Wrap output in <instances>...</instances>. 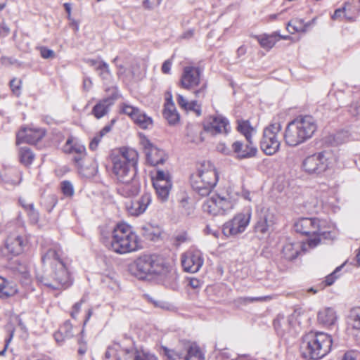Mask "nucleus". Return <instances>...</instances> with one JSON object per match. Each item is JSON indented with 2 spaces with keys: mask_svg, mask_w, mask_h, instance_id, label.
Wrapping results in <instances>:
<instances>
[{
  "mask_svg": "<svg viewBox=\"0 0 360 360\" xmlns=\"http://www.w3.org/2000/svg\"><path fill=\"white\" fill-rule=\"evenodd\" d=\"M147 299L149 302L152 303L154 307L160 308L165 310H169L172 308V305L165 301L161 300H156L149 295H147Z\"/></svg>",
  "mask_w": 360,
  "mask_h": 360,
  "instance_id": "nucleus-48",
  "label": "nucleus"
},
{
  "mask_svg": "<svg viewBox=\"0 0 360 360\" xmlns=\"http://www.w3.org/2000/svg\"><path fill=\"white\" fill-rule=\"evenodd\" d=\"M204 263L202 253L198 250H190L181 257V264L185 271L196 273Z\"/></svg>",
  "mask_w": 360,
  "mask_h": 360,
  "instance_id": "nucleus-15",
  "label": "nucleus"
},
{
  "mask_svg": "<svg viewBox=\"0 0 360 360\" xmlns=\"http://www.w3.org/2000/svg\"><path fill=\"white\" fill-rule=\"evenodd\" d=\"M34 158L32 151L27 147H21L19 150V159L25 166L30 165Z\"/></svg>",
  "mask_w": 360,
  "mask_h": 360,
  "instance_id": "nucleus-40",
  "label": "nucleus"
},
{
  "mask_svg": "<svg viewBox=\"0 0 360 360\" xmlns=\"http://www.w3.org/2000/svg\"><path fill=\"white\" fill-rule=\"evenodd\" d=\"M84 62L90 66L94 67L96 71H98V69L101 68V64L105 63V61L102 60L100 58L97 59L86 58L84 59Z\"/></svg>",
  "mask_w": 360,
  "mask_h": 360,
  "instance_id": "nucleus-53",
  "label": "nucleus"
},
{
  "mask_svg": "<svg viewBox=\"0 0 360 360\" xmlns=\"http://www.w3.org/2000/svg\"><path fill=\"white\" fill-rule=\"evenodd\" d=\"M232 149L236 153V158L238 159L252 158L256 155L257 152V149L252 141L247 142L246 144L239 141H235L232 144Z\"/></svg>",
  "mask_w": 360,
  "mask_h": 360,
  "instance_id": "nucleus-25",
  "label": "nucleus"
},
{
  "mask_svg": "<svg viewBox=\"0 0 360 360\" xmlns=\"http://www.w3.org/2000/svg\"><path fill=\"white\" fill-rule=\"evenodd\" d=\"M320 324L329 326L333 325L337 320L336 311L331 307H326L319 311L317 316Z\"/></svg>",
  "mask_w": 360,
  "mask_h": 360,
  "instance_id": "nucleus-29",
  "label": "nucleus"
},
{
  "mask_svg": "<svg viewBox=\"0 0 360 360\" xmlns=\"http://www.w3.org/2000/svg\"><path fill=\"white\" fill-rule=\"evenodd\" d=\"M162 0H142V6L144 8L152 10L158 6Z\"/></svg>",
  "mask_w": 360,
  "mask_h": 360,
  "instance_id": "nucleus-55",
  "label": "nucleus"
},
{
  "mask_svg": "<svg viewBox=\"0 0 360 360\" xmlns=\"http://www.w3.org/2000/svg\"><path fill=\"white\" fill-rule=\"evenodd\" d=\"M177 103L179 105L186 111H193L197 116L201 115V105L196 101L188 102L183 96L178 95Z\"/></svg>",
  "mask_w": 360,
  "mask_h": 360,
  "instance_id": "nucleus-33",
  "label": "nucleus"
},
{
  "mask_svg": "<svg viewBox=\"0 0 360 360\" xmlns=\"http://www.w3.org/2000/svg\"><path fill=\"white\" fill-rule=\"evenodd\" d=\"M323 221L317 218H302L295 223L294 227L297 233L314 236L313 238H308L307 242L309 248H314L320 243L321 237L324 239L333 237L330 231L323 230Z\"/></svg>",
  "mask_w": 360,
  "mask_h": 360,
  "instance_id": "nucleus-7",
  "label": "nucleus"
},
{
  "mask_svg": "<svg viewBox=\"0 0 360 360\" xmlns=\"http://www.w3.org/2000/svg\"><path fill=\"white\" fill-rule=\"evenodd\" d=\"M8 284L6 280L0 276V298L8 297L12 295L13 290L8 288Z\"/></svg>",
  "mask_w": 360,
  "mask_h": 360,
  "instance_id": "nucleus-46",
  "label": "nucleus"
},
{
  "mask_svg": "<svg viewBox=\"0 0 360 360\" xmlns=\"http://www.w3.org/2000/svg\"><path fill=\"white\" fill-rule=\"evenodd\" d=\"M180 207L183 209L184 214L190 215L193 212L194 207L189 202V198L184 196L179 201Z\"/></svg>",
  "mask_w": 360,
  "mask_h": 360,
  "instance_id": "nucleus-47",
  "label": "nucleus"
},
{
  "mask_svg": "<svg viewBox=\"0 0 360 360\" xmlns=\"http://www.w3.org/2000/svg\"><path fill=\"white\" fill-rule=\"evenodd\" d=\"M138 236L127 224H117L112 233L109 248L116 253L124 254L138 249Z\"/></svg>",
  "mask_w": 360,
  "mask_h": 360,
  "instance_id": "nucleus-6",
  "label": "nucleus"
},
{
  "mask_svg": "<svg viewBox=\"0 0 360 360\" xmlns=\"http://www.w3.org/2000/svg\"><path fill=\"white\" fill-rule=\"evenodd\" d=\"M162 349L167 360H205L204 354L196 344L191 345L185 353L166 347H162Z\"/></svg>",
  "mask_w": 360,
  "mask_h": 360,
  "instance_id": "nucleus-12",
  "label": "nucleus"
},
{
  "mask_svg": "<svg viewBox=\"0 0 360 360\" xmlns=\"http://www.w3.org/2000/svg\"><path fill=\"white\" fill-rule=\"evenodd\" d=\"M101 282L104 285L111 289L115 288L117 285L116 281L113 280V278L109 276H102Z\"/></svg>",
  "mask_w": 360,
  "mask_h": 360,
  "instance_id": "nucleus-56",
  "label": "nucleus"
},
{
  "mask_svg": "<svg viewBox=\"0 0 360 360\" xmlns=\"http://www.w3.org/2000/svg\"><path fill=\"white\" fill-rule=\"evenodd\" d=\"M186 141L194 143H199L203 141V139L201 136L200 127L198 125L188 124L186 126Z\"/></svg>",
  "mask_w": 360,
  "mask_h": 360,
  "instance_id": "nucleus-35",
  "label": "nucleus"
},
{
  "mask_svg": "<svg viewBox=\"0 0 360 360\" xmlns=\"http://www.w3.org/2000/svg\"><path fill=\"white\" fill-rule=\"evenodd\" d=\"M347 324L349 328L360 330V307L352 308L347 316Z\"/></svg>",
  "mask_w": 360,
  "mask_h": 360,
  "instance_id": "nucleus-37",
  "label": "nucleus"
},
{
  "mask_svg": "<svg viewBox=\"0 0 360 360\" xmlns=\"http://www.w3.org/2000/svg\"><path fill=\"white\" fill-rule=\"evenodd\" d=\"M26 244L27 240L24 237L17 233H11L6 238L1 251L7 257L17 256L23 252Z\"/></svg>",
  "mask_w": 360,
  "mask_h": 360,
  "instance_id": "nucleus-14",
  "label": "nucleus"
},
{
  "mask_svg": "<svg viewBox=\"0 0 360 360\" xmlns=\"http://www.w3.org/2000/svg\"><path fill=\"white\" fill-rule=\"evenodd\" d=\"M188 235L186 232H182L179 234H177L175 236V242L176 245H179L181 243H184L188 240Z\"/></svg>",
  "mask_w": 360,
  "mask_h": 360,
  "instance_id": "nucleus-60",
  "label": "nucleus"
},
{
  "mask_svg": "<svg viewBox=\"0 0 360 360\" xmlns=\"http://www.w3.org/2000/svg\"><path fill=\"white\" fill-rule=\"evenodd\" d=\"M172 181L169 174L162 170H158L156 175L153 178V184L154 183L162 184V182Z\"/></svg>",
  "mask_w": 360,
  "mask_h": 360,
  "instance_id": "nucleus-49",
  "label": "nucleus"
},
{
  "mask_svg": "<svg viewBox=\"0 0 360 360\" xmlns=\"http://www.w3.org/2000/svg\"><path fill=\"white\" fill-rule=\"evenodd\" d=\"M123 352L126 356V360H158L156 356L149 352L134 347L124 348Z\"/></svg>",
  "mask_w": 360,
  "mask_h": 360,
  "instance_id": "nucleus-27",
  "label": "nucleus"
},
{
  "mask_svg": "<svg viewBox=\"0 0 360 360\" xmlns=\"http://www.w3.org/2000/svg\"><path fill=\"white\" fill-rule=\"evenodd\" d=\"M332 344V338L327 333L311 331L302 338V356L306 359H321L330 352Z\"/></svg>",
  "mask_w": 360,
  "mask_h": 360,
  "instance_id": "nucleus-4",
  "label": "nucleus"
},
{
  "mask_svg": "<svg viewBox=\"0 0 360 360\" xmlns=\"http://www.w3.org/2000/svg\"><path fill=\"white\" fill-rule=\"evenodd\" d=\"M238 130L245 136L247 142H251L252 136L255 133V129L253 128L248 120H238Z\"/></svg>",
  "mask_w": 360,
  "mask_h": 360,
  "instance_id": "nucleus-38",
  "label": "nucleus"
},
{
  "mask_svg": "<svg viewBox=\"0 0 360 360\" xmlns=\"http://www.w3.org/2000/svg\"><path fill=\"white\" fill-rule=\"evenodd\" d=\"M233 205L234 202L230 198L221 197L214 193L205 200L202 209L204 212L217 216L226 214L233 207Z\"/></svg>",
  "mask_w": 360,
  "mask_h": 360,
  "instance_id": "nucleus-9",
  "label": "nucleus"
},
{
  "mask_svg": "<svg viewBox=\"0 0 360 360\" xmlns=\"http://www.w3.org/2000/svg\"><path fill=\"white\" fill-rule=\"evenodd\" d=\"M255 38L262 48L269 50L273 48L275 44L278 41V33L274 32L271 34H264L256 36Z\"/></svg>",
  "mask_w": 360,
  "mask_h": 360,
  "instance_id": "nucleus-32",
  "label": "nucleus"
},
{
  "mask_svg": "<svg viewBox=\"0 0 360 360\" xmlns=\"http://www.w3.org/2000/svg\"><path fill=\"white\" fill-rule=\"evenodd\" d=\"M316 120L311 115H300L290 122L284 133L285 143L297 146L310 139L317 130Z\"/></svg>",
  "mask_w": 360,
  "mask_h": 360,
  "instance_id": "nucleus-3",
  "label": "nucleus"
},
{
  "mask_svg": "<svg viewBox=\"0 0 360 360\" xmlns=\"http://www.w3.org/2000/svg\"><path fill=\"white\" fill-rule=\"evenodd\" d=\"M143 236L148 240H154L160 236V231L155 230V229L150 224L142 227Z\"/></svg>",
  "mask_w": 360,
  "mask_h": 360,
  "instance_id": "nucleus-43",
  "label": "nucleus"
},
{
  "mask_svg": "<svg viewBox=\"0 0 360 360\" xmlns=\"http://www.w3.org/2000/svg\"><path fill=\"white\" fill-rule=\"evenodd\" d=\"M98 75L104 82H109L112 75L109 68V65L105 62L101 64V68L98 69Z\"/></svg>",
  "mask_w": 360,
  "mask_h": 360,
  "instance_id": "nucleus-45",
  "label": "nucleus"
},
{
  "mask_svg": "<svg viewBox=\"0 0 360 360\" xmlns=\"http://www.w3.org/2000/svg\"><path fill=\"white\" fill-rule=\"evenodd\" d=\"M40 54L45 59L53 58L55 57V52L44 46L40 48Z\"/></svg>",
  "mask_w": 360,
  "mask_h": 360,
  "instance_id": "nucleus-58",
  "label": "nucleus"
},
{
  "mask_svg": "<svg viewBox=\"0 0 360 360\" xmlns=\"http://www.w3.org/2000/svg\"><path fill=\"white\" fill-rule=\"evenodd\" d=\"M41 261L50 266L42 274H38V282L52 290H64L72 284V280L67 266L66 258L60 247L54 245L43 255Z\"/></svg>",
  "mask_w": 360,
  "mask_h": 360,
  "instance_id": "nucleus-1",
  "label": "nucleus"
},
{
  "mask_svg": "<svg viewBox=\"0 0 360 360\" xmlns=\"http://www.w3.org/2000/svg\"><path fill=\"white\" fill-rule=\"evenodd\" d=\"M173 57H174V56H172V58H173ZM172 65V58L166 60L163 63V64H162V65L161 67V70H162V73H164V74H169Z\"/></svg>",
  "mask_w": 360,
  "mask_h": 360,
  "instance_id": "nucleus-59",
  "label": "nucleus"
},
{
  "mask_svg": "<svg viewBox=\"0 0 360 360\" xmlns=\"http://www.w3.org/2000/svg\"><path fill=\"white\" fill-rule=\"evenodd\" d=\"M20 81H18L15 79H12L10 82V86L13 93L18 95L19 94V90H20Z\"/></svg>",
  "mask_w": 360,
  "mask_h": 360,
  "instance_id": "nucleus-63",
  "label": "nucleus"
},
{
  "mask_svg": "<svg viewBox=\"0 0 360 360\" xmlns=\"http://www.w3.org/2000/svg\"><path fill=\"white\" fill-rule=\"evenodd\" d=\"M45 135V131L41 129L22 128L17 134V143L26 142L30 144H35Z\"/></svg>",
  "mask_w": 360,
  "mask_h": 360,
  "instance_id": "nucleus-22",
  "label": "nucleus"
},
{
  "mask_svg": "<svg viewBox=\"0 0 360 360\" xmlns=\"http://www.w3.org/2000/svg\"><path fill=\"white\" fill-rule=\"evenodd\" d=\"M129 270L139 279H144L148 275H159L165 279L174 280L175 273L165 259L156 255H144L138 257L129 267Z\"/></svg>",
  "mask_w": 360,
  "mask_h": 360,
  "instance_id": "nucleus-2",
  "label": "nucleus"
},
{
  "mask_svg": "<svg viewBox=\"0 0 360 360\" xmlns=\"http://www.w3.org/2000/svg\"><path fill=\"white\" fill-rule=\"evenodd\" d=\"M122 112L129 115L136 124L143 129H149L153 125L152 118L136 107L124 103Z\"/></svg>",
  "mask_w": 360,
  "mask_h": 360,
  "instance_id": "nucleus-18",
  "label": "nucleus"
},
{
  "mask_svg": "<svg viewBox=\"0 0 360 360\" xmlns=\"http://www.w3.org/2000/svg\"><path fill=\"white\" fill-rule=\"evenodd\" d=\"M141 144L143 148L146 160L150 165L156 166L165 162L164 151L153 146L148 139L144 137L141 139Z\"/></svg>",
  "mask_w": 360,
  "mask_h": 360,
  "instance_id": "nucleus-17",
  "label": "nucleus"
},
{
  "mask_svg": "<svg viewBox=\"0 0 360 360\" xmlns=\"http://www.w3.org/2000/svg\"><path fill=\"white\" fill-rule=\"evenodd\" d=\"M281 130L280 123H274L265 127L260 141V148L268 155L276 153L279 149L281 141L279 134Z\"/></svg>",
  "mask_w": 360,
  "mask_h": 360,
  "instance_id": "nucleus-8",
  "label": "nucleus"
},
{
  "mask_svg": "<svg viewBox=\"0 0 360 360\" xmlns=\"http://www.w3.org/2000/svg\"><path fill=\"white\" fill-rule=\"evenodd\" d=\"M120 347L121 346L119 344L109 346L105 353L103 360H120L117 354V349Z\"/></svg>",
  "mask_w": 360,
  "mask_h": 360,
  "instance_id": "nucleus-44",
  "label": "nucleus"
},
{
  "mask_svg": "<svg viewBox=\"0 0 360 360\" xmlns=\"http://www.w3.org/2000/svg\"><path fill=\"white\" fill-rule=\"evenodd\" d=\"M301 249L307 251L306 244L302 245L299 242L288 241L283 247L282 254L286 259L292 260L298 256Z\"/></svg>",
  "mask_w": 360,
  "mask_h": 360,
  "instance_id": "nucleus-26",
  "label": "nucleus"
},
{
  "mask_svg": "<svg viewBox=\"0 0 360 360\" xmlns=\"http://www.w3.org/2000/svg\"><path fill=\"white\" fill-rule=\"evenodd\" d=\"M163 116L169 124H175L179 120V115L176 111L174 103L171 101L165 105Z\"/></svg>",
  "mask_w": 360,
  "mask_h": 360,
  "instance_id": "nucleus-34",
  "label": "nucleus"
},
{
  "mask_svg": "<svg viewBox=\"0 0 360 360\" xmlns=\"http://www.w3.org/2000/svg\"><path fill=\"white\" fill-rule=\"evenodd\" d=\"M117 193L124 198L136 196L140 191L141 186L136 176L131 179H126L123 181H117Z\"/></svg>",
  "mask_w": 360,
  "mask_h": 360,
  "instance_id": "nucleus-23",
  "label": "nucleus"
},
{
  "mask_svg": "<svg viewBox=\"0 0 360 360\" xmlns=\"http://www.w3.org/2000/svg\"><path fill=\"white\" fill-rule=\"evenodd\" d=\"M193 174L191 176V184L193 189L201 196H205L210 193L212 188L205 184Z\"/></svg>",
  "mask_w": 360,
  "mask_h": 360,
  "instance_id": "nucleus-36",
  "label": "nucleus"
},
{
  "mask_svg": "<svg viewBox=\"0 0 360 360\" xmlns=\"http://www.w3.org/2000/svg\"><path fill=\"white\" fill-rule=\"evenodd\" d=\"M139 155L136 150L122 148L112 158V172L117 181L131 179L136 176Z\"/></svg>",
  "mask_w": 360,
  "mask_h": 360,
  "instance_id": "nucleus-5",
  "label": "nucleus"
},
{
  "mask_svg": "<svg viewBox=\"0 0 360 360\" xmlns=\"http://www.w3.org/2000/svg\"><path fill=\"white\" fill-rule=\"evenodd\" d=\"M228 120L221 116L217 115L210 117V121L204 125L205 131L212 134H227L229 130Z\"/></svg>",
  "mask_w": 360,
  "mask_h": 360,
  "instance_id": "nucleus-21",
  "label": "nucleus"
},
{
  "mask_svg": "<svg viewBox=\"0 0 360 360\" xmlns=\"http://www.w3.org/2000/svg\"><path fill=\"white\" fill-rule=\"evenodd\" d=\"M274 213L266 207H262L257 211V222L254 226V231L259 238L268 235L270 229L275 223Z\"/></svg>",
  "mask_w": 360,
  "mask_h": 360,
  "instance_id": "nucleus-11",
  "label": "nucleus"
},
{
  "mask_svg": "<svg viewBox=\"0 0 360 360\" xmlns=\"http://www.w3.org/2000/svg\"><path fill=\"white\" fill-rule=\"evenodd\" d=\"M340 269V267L337 268L334 272L326 276L325 283L326 285L329 286L331 285L337 278L335 276L336 272Z\"/></svg>",
  "mask_w": 360,
  "mask_h": 360,
  "instance_id": "nucleus-62",
  "label": "nucleus"
},
{
  "mask_svg": "<svg viewBox=\"0 0 360 360\" xmlns=\"http://www.w3.org/2000/svg\"><path fill=\"white\" fill-rule=\"evenodd\" d=\"M61 191L66 197H72L74 195L73 185L69 181H63L61 183Z\"/></svg>",
  "mask_w": 360,
  "mask_h": 360,
  "instance_id": "nucleus-50",
  "label": "nucleus"
},
{
  "mask_svg": "<svg viewBox=\"0 0 360 360\" xmlns=\"http://www.w3.org/2000/svg\"><path fill=\"white\" fill-rule=\"evenodd\" d=\"M200 70L193 66L184 68L181 77V86L186 89H190L198 86L200 81Z\"/></svg>",
  "mask_w": 360,
  "mask_h": 360,
  "instance_id": "nucleus-19",
  "label": "nucleus"
},
{
  "mask_svg": "<svg viewBox=\"0 0 360 360\" xmlns=\"http://www.w3.org/2000/svg\"><path fill=\"white\" fill-rule=\"evenodd\" d=\"M151 201L150 193H145L139 200L132 201L130 205L127 206V211L131 215L139 216L146 210Z\"/></svg>",
  "mask_w": 360,
  "mask_h": 360,
  "instance_id": "nucleus-24",
  "label": "nucleus"
},
{
  "mask_svg": "<svg viewBox=\"0 0 360 360\" xmlns=\"http://www.w3.org/2000/svg\"><path fill=\"white\" fill-rule=\"evenodd\" d=\"M251 213L249 211L236 214L231 220L226 222L223 227V232L226 236H236L243 233L250 223Z\"/></svg>",
  "mask_w": 360,
  "mask_h": 360,
  "instance_id": "nucleus-13",
  "label": "nucleus"
},
{
  "mask_svg": "<svg viewBox=\"0 0 360 360\" xmlns=\"http://www.w3.org/2000/svg\"><path fill=\"white\" fill-rule=\"evenodd\" d=\"M349 111L353 116L360 118V99L351 104Z\"/></svg>",
  "mask_w": 360,
  "mask_h": 360,
  "instance_id": "nucleus-57",
  "label": "nucleus"
},
{
  "mask_svg": "<svg viewBox=\"0 0 360 360\" xmlns=\"http://www.w3.org/2000/svg\"><path fill=\"white\" fill-rule=\"evenodd\" d=\"M111 130V125H106L100 131L99 133L96 135L91 140V141L89 143V148L91 150H96L101 139L104 135H105L107 133H108Z\"/></svg>",
  "mask_w": 360,
  "mask_h": 360,
  "instance_id": "nucleus-42",
  "label": "nucleus"
},
{
  "mask_svg": "<svg viewBox=\"0 0 360 360\" xmlns=\"http://www.w3.org/2000/svg\"><path fill=\"white\" fill-rule=\"evenodd\" d=\"M297 321L294 315L285 316L278 314L274 320V327L280 336H284L286 334H293L295 332Z\"/></svg>",
  "mask_w": 360,
  "mask_h": 360,
  "instance_id": "nucleus-16",
  "label": "nucleus"
},
{
  "mask_svg": "<svg viewBox=\"0 0 360 360\" xmlns=\"http://www.w3.org/2000/svg\"><path fill=\"white\" fill-rule=\"evenodd\" d=\"M72 326L69 321H65L59 330L54 333L55 340L58 344H62L66 339L72 336Z\"/></svg>",
  "mask_w": 360,
  "mask_h": 360,
  "instance_id": "nucleus-31",
  "label": "nucleus"
},
{
  "mask_svg": "<svg viewBox=\"0 0 360 360\" xmlns=\"http://www.w3.org/2000/svg\"><path fill=\"white\" fill-rule=\"evenodd\" d=\"M349 136V133L347 131L338 132L334 135V141L337 145L342 144L348 141Z\"/></svg>",
  "mask_w": 360,
  "mask_h": 360,
  "instance_id": "nucleus-51",
  "label": "nucleus"
},
{
  "mask_svg": "<svg viewBox=\"0 0 360 360\" xmlns=\"http://www.w3.org/2000/svg\"><path fill=\"white\" fill-rule=\"evenodd\" d=\"M270 296H264V297H248L243 298L245 302H262L266 300H271Z\"/></svg>",
  "mask_w": 360,
  "mask_h": 360,
  "instance_id": "nucleus-61",
  "label": "nucleus"
},
{
  "mask_svg": "<svg viewBox=\"0 0 360 360\" xmlns=\"http://www.w3.org/2000/svg\"><path fill=\"white\" fill-rule=\"evenodd\" d=\"M199 178L212 189L216 186L218 181V176L214 167L209 162L201 164L198 173L193 174Z\"/></svg>",
  "mask_w": 360,
  "mask_h": 360,
  "instance_id": "nucleus-20",
  "label": "nucleus"
},
{
  "mask_svg": "<svg viewBox=\"0 0 360 360\" xmlns=\"http://www.w3.org/2000/svg\"><path fill=\"white\" fill-rule=\"evenodd\" d=\"M27 206L29 207V210L27 212L30 221L34 224L37 223L39 221V214L38 212L34 209V204L30 203Z\"/></svg>",
  "mask_w": 360,
  "mask_h": 360,
  "instance_id": "nucleus-52",
  "label": "nucleus"
},
{
  "mask_svg": "<svg viewBox=\"0 0 360 360\" xmlns=\"http://www.w3.org/2000/svg\"><path fill=\"white\" fill-rule=\"evenodd\" d=\"M309 23H305L302 19H293L287 25V30L291 34L295 32H305Z\"/></svg>",
  "mask_w": 360,
  "mask_h": 360,
  "instance_id": "nucleus-39",
  "label": "nucleus"
},
{
  "mask_svg": "<svg viewBox=\"0 0 360 360\" xmlns=\"http://www.w3.org/2000/svg\"><path fill=\"white\" fill-rule=\"evenodd\" d=\"M82 336L78 338L77 342L79 345L78 354L83 356L87 351V345L86 341L83 339V331L81 332Z\"/></svg>",
  "mask_w": 360,
  "mask_h": 360,
  "instance_id": "nucleus-54",
  "label": "nucleus"
},
{
  "mask_svg": "<svg viewBox=\"0 0 360 360\" xmlns=\"http://www.w3.org/2000/svg\"><path fill=\"white\" fill-rule=\"evenodd\" d=\"M63 150L68 153H75L76 155L86 153V148L82 145L72 144L71 139H68L64 147Z\"/></svg>",
  "mask_w": 360,
  "mask_h": 360,
  "instance_id": "nucleus-41",
  "label": "nucleus"
},
{
  "mask_svg": "<svg viewBox=\"0 0 360 360\" xmlns=\"http://www.w3.org/2000/svg\"><path fill=\"white\" fill-rule=\"evenodd\" d=\"M153 185L158 200L162 202L167 201L172 188V182L166 181L162 182V184L154 183Z\"/></svg>",
  "mask_w": 360,
  "mask_h": 360,
  "instance_id": "nucleus-30",
  "label": "nucleus"
},
{
  "mask_svg": "<svg viewBox=\"0 0 360 360\" xmlns=\"http://www.w3.org/2000/svg\"><path fill=\"white\" fill-rule=\"evenodd\" d=\"M85 155H86V153L79 154V155H75L73 158L74 162H75L77 166L80 169H82L83 167L82 160H83L84 158L85 157Z\"/></svg>",
  "mask_w": 360,
  "mask_h": 360,
  "instance_id": "nucleus-64",
  "label": "nucleus"
},
{
  "mask_svg": "<svg viewBox=\"0 0 360 360\" xmlns=\"http://www.w3.org/2000/svg\"><path fill=\"white\" fill-rule=\"evenodd\" d=\"M115 98L113 96L100 100L92 108V115L97 119L105 116L109 112L110 106L113 105Z\"/></svg>",
  "mask_w": 360,
  "mask_h": 360,
  "instance_id": "nucleus-28",
  "label": "nucleus"
},
{
  "mask_svg": "<svg viewBox=\"0 0 360 360\" xmlns=\"http://www.w3.org/2000/svg\"><path fill=\"white\" fill-rule=\"evenodd\" d=\"M326 152L315 153L306 158L302 162L303 169L309 174H320L328 167L329 162Z\"/></svg>",
  "mask_w": 360,
  "mask_h": 360,
  "instance_id": "nucleus-10",
  "label": "nucleus"
}]
</instances>
